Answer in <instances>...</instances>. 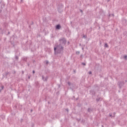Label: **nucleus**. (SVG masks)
I'll return each mask as SVG.
<instances>
[{
	"label": "nucleus",
	"mask_w": 127,
	"mask_h": 127,
	"mask_svg": "<svg viewBox=\"0 0 127 127\" xmlns=\"http://www.w3.org/2000/svg\"><path fill=\"white\" fill-rule=\"evenodd\" d=\"M59 42H60V44L54 47V52L55 55L62 53L64 50V47L62 45V44L65 45L66 43V40L64 38L60 39Z\"/></svg>",
	"instance_id": "nucleus-1"
},
{
	"label": "nucleus",
	"mask_w": 127,
	"mask_h": 127,
	"mask_svg": "<svg viewBox=\"0 0 127 127\" xmlns=\"http://www.w3.org/2000/svg\"><path fill=\"white\" fill-rule=\"evenodd\" d=\"M61 28V26L59 24H58L56 26V29H57V30H60Z\"/></svg>",
	"instance_id": "nucleus-2"
},
{
	"label": "nucleus",
	"mask_w": 127,
	"mask_h": 127,
	"mask_svg": "<svg viewBox=\"0 0 127 127\" xmlns=\"http://www.w3.org/2000/svg\"><path fill=\"white\" fill-rule=\"evenodd\" d=\"M42 79H43L44 81H47V78H46L45 79V78H44V76H42Z\"/></svg>",
	"instance_id": "nucleus-3"
},
{
	"label": "nucleus",
	"mask_w": 127,
	"mask_h": 127,
	"mask_svg": "<svg viewBox=\"0 0 127 127\" xmlns=\"http://www.w3.org/2000/svg\"><path fill=\"white\" fill-rule=\"evenodd\" d=\"M102 100L101 98H99L96 99L97 102H98L99 101H101Z\"/></svg>",
	"instance_id": "nucleus-4"
},
{
	"label": "nucleus",
	"mask_w": 127,
	"mask_h": 127,
	"mask_svg": "<svg viewBox=\"0 0 127 127\" xmlns=\"http://www.w3.org/2000/svg\"><path fill=\"white\" fill-rule=\"evenodd\" d=\"M4 88V86H1V89H0V92L1 91V90H2Z\"/></svg>",
	"instance_id": "nucleus-5"
},
{
	"label": "nucleus",
	"mask_w": 127,
	"mask_h": 127,
	"mask_svg": "<svg viewBox=\"0 0 127 127\" xmlns=\"http://www.w3.org/2000/svg\"><path fill=\"white\" fill-rule=\"evenodd\" d=\"M105 47H106V48H108L109 47V45H108L107 43H106L105 44Z\"/></svg>",
	"instance_id": "nucleus-6"
},
{
	"label": "nucleus",
	"mask_w": 127,
	"mask_h": 127,
	"mask_svg": "<svg viewBox=\"0 0 127 127\" xmlns=\"http://www.w3.org/2000/svg\"><path fill=\"white\" fill-rule=\"evenodd\" d=\"M27 60V58H24L23 59V60L24 61H26Z\"/></svg>",
	"instance_id": "nucleus-7"
},
{
	"label": "nucleus",
	"mask_w": 127,
	"mask_h": 127,
	"mask_svg": "<svg viewBox=\"0 0 127 127\" xmlns=\"http://www.w3.org/2000/svg\"><path fill=\"white\" fill-rule=\"evenodd\" d=\"M124 58L125 59H126V60H127V56H125L124 57Z\"/></svg>",
	"instance_id": "nucleus-8"
},
{
	"label": "nucleus",
	"mask_w": 127,
	"mask_h": 127,
	"mask_svg": "<svg viewBox=\"0 0 127 127\" xmlns=\"http://www.w3.org/2000/svg\"><path fill=\"white\" fill-rule=\"evenodd\" d=\"M79 54H80V52H79V51H77L76 52V54L79 55Z\"/></svg>",
	"instance_id": "nucleus-9"
},
{
	"label": "nucleus",
	"mask_w": 127,
	"mask_h": 127,
	"mask_svg": "<svg viewBox=\"0 0 127 127\" xmlns=\"http://www.w3.org/2000/svg\"><path fill=\"white\" fill-rule=\"evenodd\" d=\"M67 84H68V85L69 86H70V85H71V83H70V82H67Z\"/></svg>",
	"instance_id": "nucleus-10"
},
{
	"label": "nucleus",
	"mask_w": 127,
	"mask_h": 127,
	"mask_svg": "<svg viewBox=\"0 0 127 127\" xmlns=\"http://www.w3.org/2000/svg\"><path fill=\"white\" fill-rule=\"evenodd\" d=\"M49 64V62L48 61H46V64Z\"/></svg>",
	"instance_id": "nucleus-11"
},
{
	"label": "nucleus",
	"mask_w": 127,
	"mask_h": 127,
	"mask_svg": "<svg viewBox=\"0 0 127 127\" xmlns=\"http://www.w3.org/2000/svg\"><path fill=\"white\" fill-rule=\"evenodd\" d=\"M82 64L83 65H86V64L85 63H82Z\"/></svg>",
	"instance_id": "nucleus-12"
},
{
	"label": "nucleus",
	"mask_w": 127,
	"mask_h": 127,
	"mask_svg": "<svg viewBox=\"0 0 127 127\" xmlns=\"http://www.w3.org/2000/svg\"><path fill=\"white\" fill-rule=\"evenodd\" d=\"M89 74H92V71H89Z\"/></svg>",
	"instance_id": "nucleus-13"
},
{
	"label": "nucleus",
	"mask_w": 127,
	"mask_h": 127,
	"mask_svg": "<svg viewBox=\"0 0 127 127\" xmlns=\"http://www.w3.org/2000/svg\"><path fill=\"white\" fill-rule=\"evenodd\" d=\"M91 111V109H90V108H88V111L90 112Z\"/></svg>",
	"instance_id": "nucleus-14"
},
{
	"label": "nucleus",
	"mask_w": 127,
	"mask_h": 127,
	"mask_svg": "<svg viewBox=\"0 0 127 127\" xmlns=\"http://www.w3.org/2000/svg\"><path fill=\"white\" fill-rule=\"evenodd\" d=\"M15 59L18 60V56H15Z\"/></svg>",
	"instance_id": "nucleus-15"
},
{
	"label": "nucleus",
	"mask_w": 127,
	"mask_h": 127,
	"mask_svg": "<svg viewBox=\"0 0 127 127\" xmlns=\"http://www.w3.org/2000/svg\"><path fill=\"white\" fill-rule=\"evenodd\" d=\"M35 73V70H33V73L34 74Z\"/></svg>",
	"instance_id": "nucleus-16"
},
{
	"label": "nucleus",
	"mask_w": 127,
	"mask_h": 127,
	"mask_svg": "<svg viewBox=\"0 0 127 127\" xmlns=\"http://www.w3.org/2000/svg\"><path fill=\"white\" fill-rule=\"evenodd\" d=\"M110 117H112V114H110Z\"/></svg>",
	"instance_id": "nucleus-17"
},
{
	"label": "nucleus",
	"mask_w": 127,
	"mask_h": 127,
	"mask_svg": "<svg viewBox=\"0 0 127 127\" xmlns=\"http://www.w3.org/2000/svg\"><path fill=\"white\" fill-rule=\"evenodd\" d=\"M66 111L67 112H68V109H66Z\"/></svg>",
	"instance_id": "nucleus-18"
},
{
	"label": "nucleus",
	"mask_w": 127,
	"mask_h": 127,
	"mask_svg": "<svg viewBox=\"0 0 127 127\" xmlns=\"http://www.w3.org/2000/svg\"><path fill=\"white\" fill-rule=\"evenodd\" d=\"M82 50H84V48H82Z\"/></svg>",
	"instance_id": "nucleus-19"
},
{
	"label": "nucleus",
	"mask_w": 127,
	"mask_h": 127,
	"mask_svg": "<svg viewBox=\"0 0 127 127\" xmlns=\"http://www.w3.org/2000/svg\"><path fill=\"white\" fill-rule=\"evenodd\" d=\"M83 37H85V36H83Z\"/></svg>",
	"instance_id": "nucleus-20"
}]
</instances>
